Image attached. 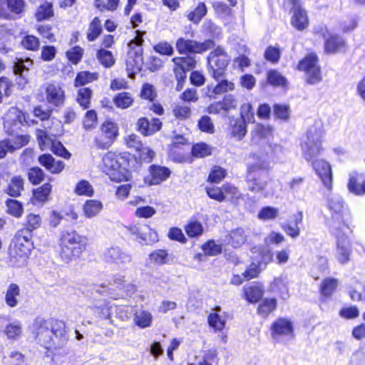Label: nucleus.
<instances>
[{
    "mask_svg": "<svg viewBox=\"0 0 365 365\" xmlns=\"http://www.w3.org/2000/svg\"><path fill=\"white\" fill-rule=\"evenodd\" d=\"M328 205L330 211L332 212L330 222L331 231L342 230L345 227L343 220L344 202L342 198L339 195H333L329 198Z\"/></svg>",
    "mask_w": 365,
    "mask_h": 365,
    "instance_id": "1a4fd4ad",
    "label": "nucleus"
},
{
    "mask_svg": "<svg viewBox=\"0 0 365 365\" xmlns=\"http://www.w3.org/2000/svg\"><path fill=\"white\" fill-rule=\"evenodd\" d=\"M247 301L255 303L259 301L263 295V289L259 286H250L245 289Z\"/></svg>",
    "mask_w": 365,
    "mask_h": 365,
    "instance_id": "79ce46f5",
    "label": "nucleus"
},
{
    "mask_svg": "<svg viewBox=\"0 0 365 365\" xmlns=\"http://www.w3.org/2000/svg\"><path fill=\"white\" fill-rule=\"evenodd\" d=\"M102 209L103 204L96 200H86L83 205L84 215L88 218L96 216Z\"/></svg>",
    "mask_w": 365,
    "mask_h": 365,
    "instance_id": "7c9ffc66",
    "label": "nucleus"
},
{
    "mask_svg": "<svg viewBox=\"0 0 365 365\" xmlns=\"http://www.w3.org/2000/svg\"><path fill=\"white\" fill-rule=\"evenodd\" d=\"M208 72L215 80H219L225 73L230 58L222 47L215 48L208 56Z\"/></svg>",
    "mask_w": 365,
    "mask_h": 365,
    "instance_id": "20e7f679",
    "label": "nucleus"
},
{
    "mask_svg": "<svg viewBox=\"0 0 365 365\" xmlns=\"http://www.w3.org/2000/svg\"><path fill=\"white\" fill-rule=\"evenodd\" d=\"M113 101L117 108L125 109L133 105L134 99L130 93L121 92L113 98Z\"/></svg>",
    "mask_w": 365,
    "mask_h": 365,
    "instance_id": "2f4dec72",
    "label": "nucleus"
},
{
    "mask_svg": "<svg viewBox=\"0 0 365 365\" xmlns=\"http://www.w3.org/2000/svg\"><path fill=\"white\" fill-rule=\"evenodd\" d=\"M125 228L130 235L135 236V240L141 245L158 241L157 233L147 225H131Z\"/></svg>",
    "mask_w": 365,
    "mask_h": 365,
    "instance_id": "f8f14e48",
    "label": "nucleus"
},
{
    "mask_svg": "<svg viewBox=\"0 0 365 365\" xmlns=\"http://www.w3.org/2000/svg\"><path fill=\"white\" fill-rule=\"evenodd\" d=\"M46 99L49 103L58 106L63 103L64 91L62 88L56 83H50L46 89Z\"/></svg>",
    "mask_w": 365,
    "mask_h": 365,
    "instance_id": "412c9836",
    "label": "nucleus"
},
{
    "mask_svg": "<svg viewBox=\"0 0 365 365\" xmlns=\"http://www.w3.org/2000/svg\"><path fill=\"white\" fill-rule=\"evenodd\" d=\"M98 78L97 73H91L89 71H81L78 73L75 79V86H81L86 83H91Z\"/></svg>",
    "mask_w": 365,
    "mask_h": 365,
    "instance_id": "58836bf2",
    "label": "nucleus"
},
{
    "mask_svg": "<svg viewBox=\"0 0 365 365\" xmlns=\"http://www.w3.org/2000/svg\"><path fill=\"white\" fill-rule=\"evenodd\" d=\"M32 61L31 59L28 58L26 60H23L21 58H17L16 61L14 62V73H19L20 72L29 73V66L32 65Z\"/></svg>",
    "mask_w": 365,
    "mask_h": 365,
    "instance_id": "680f3d73",
    "label": "nucleus"
},
{
    "mask_svg": "<svg viewBox=\"0 0 365 365\" xmlns=\"http://www.w3.org/2000/svg\"><path fill=\"white\" fill-rule=\"evenodd\" d=\"M303 213L299 211L293 216V220L282 225V229L285 233L292 238H296L300 235L299 224L302 223Z\"/></svg>",
    "mask_w": 365,
    "mask_h": 365,
    "instance_id": "b1692460",
    "label": "nucleus"
},
{
    "mask_svg": "<svg viewBox=\"0 0 365 365\" xmlns=\"http://www.w3.org/2000/svg\"><path fill=\"white\" fill-rule=\"evenodd\" d=\"M59 245L61 259L66 262H69L78 258L86 250L87 238L74 230L63 231L60 238Z\"/></svg>",
    "mask_w": 365,
    "mask_h": 365,
    "instance_id": "f03ea898",
    "label": "nucleus"
},
{
    "mask_svg": "<svg viewBox=\"0 0 365 365\" xmlns=\"http://www.w3.org/2000/svg\"><path fill=\"white\" fill-rule=\"evenodd\" d=\"M226 175V170L220 166H215L208 177L212 182L219 183Z\"/></svg>",
    "mask_w": 365,
    "mask_h": 365,
    "instance_id": "774afa93",
    "label": "nucleus"
},
{
    "mask_svg": "<svg viewBox=\"0 0 365 365\" xmlns=\"http://www.w3.org/2000/svg\"><path fill=\"white\" fill-rule=\"evenodd\" d=\"M97 58L101 63L106 68H110L115 63L112 53L105 49H100L98 51Z\"/></svg>",
    "mask_w": 365,
    "mask_h": 365,
    "instance_id": "09e8293b",
    "label": "nucleus"
},
{
    "mask_svg": "<svg viewBox=\"0 0 365 365\" xmlns=\"http://www.w3.org/2000/svg\"><path fill=\"white\" fill-rule=\"evenodd\" d=\"M4 128L6 132L13 135L17 133L22 126L28 125L26 115L16 108H11L5 117Z\"/></svg>",
    "mask_w": 365,
    "mask_h": 365,
    "instance_id": "9b49d317",
    "label": "nucleus"
},
{
    "mask_svg": "<svg viewBox=\"0 0 365 365\" xmlns=\"http://www.w3.org/2000/svg\"><path fill=\"white\" fill-rule=\"evenodd\" d=\"M247 122L242 119H235L231 121V133L237 140H242L247 134Z\"/></svg>",
    "mask_w": 365,
    "mask_h": 365,
    "instance_id": "c756f323",
    "label": "nucleus"
},
{
    "mask_svg": "<svg viewBox=\"0 0 365 365\" xmlns=\"http://www.w3.org/2000/svg\"><path fill=\"white\" fill-rule=\"evenodd\" d=\"M173 113L176 119L183 120L188 119L190 117L191 109L187 106L177 105L173 108Z\"/></svg>",
    "mask_w": 365,
    "mask_h": 365,
    "instance_id": "5fc2aeb1",
    "label": "nucleus"
},
{
    "mask_svg": "<svg viewBox=\"0 0 365 365\" xmlns=\"http://www.w3.org/2000/svg\"><path fill=\"white\" fill-rule=\"evenodd\" d=\"M97 124V114L95 110H90L86 112L84 120L83 127L86 130L92 129L96 127Z\"/></svg>",
    "mask_w": 365,
    "mask_h": 365,
    "instance_id": "69168bd1",
    "label": "nucleus"
},
{
    "mask_svg": "<svg viewBox=\"0 0 365 365\" xmlns=\"http://www.w3.org/2000/svg\"><path fill=\"white\" fill-rule=\"evenodd\" d=\"M91 96L92 91L88 88H83L78 91L77 101L83 109L89 108Z\"/></svg>",
    "mask_w": 365,
    "mask_h": 365,
    "instance_id": "a18cd8bd",
    "label": "nucleus"
},
{
    "mask_svg": "<svg viewBox=\"0 0 365 365\" xmlns=\"http://www.w3.org/2000/svg\"><path fill=\"white\" fill-rule=\"evenodd\" d=\"M21 45L28 50L36 51L40 46V42L36 36L27 35L22 39Z\"/></svg>",
    "mask_w": 365,
    "mask_h": 365,
    "instance_id": "4d7b16f0",
    "label": "nucleus"
},
{
    "mask_svg": "<svg viewBox=\"0 0 365 365\" xmlns=\"http://www.w3.org/2000/svg\"><path fill=\"white\" fill-rule=\"evenodd\" d=\"M246 240L247 235L245 230L239 227L230 232L228 241L234 247H239L245 242Z\"/></svg>",
    "mask_w": 365,
    "mask_h": 365,
    "instance_id": "f704fd0d",
    "label": "nucleus"
},
{
    "mask_svg": "<svg viewBox=\"0 0 365 365\" xmlns=\"http://www.w3.org/2000/svg\"><path fill=\"white\" fill-rule=\"evenodd\" d=\"M23 0H1L0 16L5 19H13L24 10Z\"/></svg>",
    "mask_w": 365,
    "mask_h": 365,
    "instance_id": "dca6fc26",
    "label": "nucleus"
},
{
    "mask_svg": "<svg viewBox=\"0 0 365 365\" xmlns=\"http://www.w3.org/2000/svg\"><path fill=\"white\" fill-rule=\"evenodd\" d=\"M124 158L120 155L108 153L103 158V170L113 181L127 180L128 172L123 166Z\"/></svg>",
    "mask_w": 365,
    "mask_h": 365,
    "instance_id": "7ed1b4c3",
    "label": "nucleus"
},
{
    "mask_svg": "<svg viewBox=\"0 0 365 365\" xmlns=\"http://www.w3.org/2000/svg\"><path fill=\"white\" fill-rule=\"evenodd\" d=\"M272 128L269 126H264L261 124L255 125L253 130L251 131L252 145H264L269 143V138L272 135Z\"/></svg>",
    "mask_w": 365,
    "mask_h": 365,
    "instance_id": "a211bd4d",
    "label": "nucleus"
},
{
    "mask_svg": "<svg viewBox=\"0 0 365 365\" xmlns=\"http://www.w3.org/2000/svg\"><path fill=\"white\" fill-rule=\"evenodd\" d=\"M247 123L254 122V112L252 105L249 103H244L240 108V118Z\"/></svg>",
    "mask_w": 365,
    "mask_h": 365,
    "instance_id": "e2e57ef3",
    "label": "nucleus"
},
{
    "mask_svg": "<svg viewBox=\"0 0 365 365\" xmlns=\"http://www.w3.org/2000/svg\"><path fill=\"white\" fill-rule=\"evenodd\" d=\"M207 14V8L203 3L199 4V5L192 11L187 14V19L193 22L194 24H198L203 16Z\"/></svg>",
    "mask_w": 365,
    "mask_h": 365,
    "instance_id": "c03bdc74",
    "label": "nucleus"
},
{
    "mask_svg": "<svg viewBox=\"0 0 365 365\" xmlns=\"http://www.w3.org/2000/svg\"><path fill=\"white\" fill-rule=\"evenodd\" d=\"M101 132L108 136V142H114L118 134V128L111 121H106L101 126Z\"/></svg>",
    "mask_w": 365,
    "mask_h": 365,
    "instance_id": "ea45409f",
    "label": "nucleus"
},
{
    "mask_svg": "<svg viewBox=\"0 0 365 365\" xmlns=\"http://www.w3.org/2000/svg\"><path fill=\"white\" fill-rule=\"evenodd\" d=\"M225 318L218 313H211L208 317L210 326L219 331L225 327Z\"/></svg>",
    "mask_w": 365,
    "mask_h": 365,
    "instance_id": "603ef678",
    "label": "nucleus"
},
{
    "mask_svg": "<svg viewBox=\"0 0 365 365\" xmlns=\"http://www.w3.org/2000/svg\"><path fill=\"white\" fill-rule=\"evenodd\" d=\"M341 230L337 231H331L336 237V250L334 257L340 264H346L351 260L352 254V245L348 237L341 232Z\"/></svg>",
    "mask_w": 365,
    "mask_h": 365,
    "instance_id": "39448f33",
    "label": "nucleus"
},
{
    "mask_svg": "<svg viewBox=\"0 0 365 365\" xmlns=\"http://www.w3.org/2000/svg\"><path fill=\"white\" fill-rule=\"evenodd\" d=\"M133 320L142 329L150 327L153 322V315L148 311L138 310L135 313Z\"/></svg>",
    "mask_w": 365,
    "mask_h": 365,
    "instance_id": "c85d7f7f",
    "label": "nucleus"
},
{
    "mask_svg": "<svg viewBox=\"0 0 365 365\" xmlns=\"http://www.w3.org/2000/svg\"><path fill=\"white\" fill-rule=\"evenodd\" d=\"M317 57L311 53L305 56L299 63L298 69L305 72L307 81L309 84H316L322 81L320 68L317 65Z\"/></svg>",
    "mask_w": 365,
    "mask_h": 365,
    "instance_id": "0eeeda50",
    "label": "nucleus"
},
{
    "mask_svg": "<svg viewBox=\"0 0 365 365\" xmlns=\"http://www.w3.org/2000/svg\"><path fill=\"white\" fill-rule=\"evenodd\" d=\"M68 341L66 324L63 321L56 319L53 324L51 343L49 349H58L64 347Z\"/></svg>",
    "mask_w": 365,
    "mask_h": 365,
    "instance_id": "ddd939ff",
    "label": "nucleus"
},
{
    "mask_svg": "<svg viewBox=\"0 0 365 365\" xmlns=\"http://www.w3.org/2000/svg\"><path fill=\"white\" fill-rule=\"evenodd\" d=\"M267 81L274 86H284L286 79L277 71H270L267 74Z\"/></svg>",
    "mask_w": 365,
    "mask_h": 365,
    "instance_id": "052dcab7",
    "label": "nucleus"
},
{
    "mask_svg": "<svg viewBox=\"0 0 365 365\" xmlns=\"http://www.w3.org/2000/svg\"><path fill=\"white\" fill-rule=\"evenodd\" d=\"M102 32V26L100 19L95 17L89 25L87 38L88 41H93L96 40Z\"/></svg>",
    "mask_w": 365,
    "mask_h": 365,
    "instance_id": "a19ab883",
    "label": "nucleus"
},
{
    "mask_svg": "<svg viewBox=\"0 0 365 365\" xmlns=\"http://www.w3.org/2000/svg\"><path fill=\"white\" fill-rule=\"evenodd\" d=\"M186 233L190 237L199 236L202 234L203 227L198 222H191L185 227Z\"/></svg>",
    "mask_w": 365,
    "mask_h": 365,
    "instance_id": "338daca9",
    "label": "nucleus"
},
{
    "mask_svg": "<svg viewBox=\"0 0 365 365\" xmlns=\"http://www.w3.org/2000/svg\"><path fill=\"white\" fill-rule=\"evenodd\" d=\"M20 296V288L14 283L9 284L5 294L6 304L10 307H15L18 305V297Z\"/></svg>",
    "mask_w": 365,
    "mask_h": 365,
    "instance_id": "bb28decb",
    "label": "nucleus"
},
{
    "mask_svg": "<svg viewBox=\"0 0 365 365\" xmlns=\"http://www.w3.org/2000/svg\"><path fill=\"white\" fill-rule=\"evenodd\" d=\"M41 218L38 215L30 213L26 215L24 222H23V227L26 230L33 232L41 227Z\"/></svg>",
    "mask_w": 365,
    "mask_h": 365,
    "instance_id": "e433bc0d",
    "label": "nucleus"
},
{
    "mask_svg": "<svg viewBox=\"0 0 365 365\" xmlns=\"http://www.w3.org/2000/svg\"><path fill=\"white\" fill-rule=\"evenodd\" d=\"M212 150L206 143H197L192 146V154L196 158H204L211 155Z\"/></svg>",
    "mask_w": 365,
    "mask_h": 365,
    "instance_id": "3c124183",
    "label": "nucleus"
},
{
    "mask_svg": "<svg viewBox=\"0 0 365 365\" xmlns=\"http://www.w3.org/2000/svg\"><path fill=\"white\" fill-rule=\"evenodd\" d=\"M6 206L8 212L16 217H19L22 215L24 209L23 206L16 200H8L6 201Z\"/></svg>",
    "mask_w": 365,
    "mask_h": 365,
    "instance_id": "6e6d98bb",
    "label": "nucleus"
},
{
    "mask_svg": "<svg viewBox=\"0 0 365 365\" xmlns=\"http://www.w3.org/2000/svg\"><path fill=\"white\" fill-rule=\"evenodd\" d=\"M21 324L18 322H14L6 325V328L4 329V333L10 339H15L21 334Z\"/></svg>",
    "mask_w": 365,
    "mask_h": 365,
    "instance_id": "864d4df0",
    "label": "nucleus"
},
{
    "mask_svg": "<svg viewBox=\"0 0 365 365\" xmlns=\"http://www.w3.org/2000/svg\"><path fill=\"white\" fill-rule=\"evenodd\" d=\"M51 191V185L49 183H45L42 186L34 190V198L38 202H45L48 200Z\"/></svg>",
    "mask_w": 365,
    "mask_h": 365,
    "instance_id": "49530a36",
    "label": "nucleus"
},
{
    "mask_svg": "<svg viewBox=\"0 0 365 365\" xmlns=\"http://www.w3.org/2000/svg\"><path fill=\"white\" fill-rule=\"evenodd\" d=\"M277 300L275 299H264L259 304L257 312L262 317H267L276 309Z\"/></svg>",
    "mask_w": 365,
    "mask_h": 365,
    "instance_id": "4c0bfd02",
    "label": "nucleus"
},
{
    "mask_svg": "<svg viewBox=\"0 0 365 365\" xmlns=\"http://www.w3.org/2000/svg\"><path fill=\"white\" fill-rule=\"evenodd\" d=\"M39 163L51 173H59L64 168V163L55 160L51 154H43L38 158Z\"/></svg>",
    "mask_w": 365,
    "mask_h": 365,
    "instance_id": "5701e85b",
    "label": "nucleus"
},
{
    "mask_svg": "<svg viewBox=\"0 0 365 365\" xmlns=\"http://www.w3.org/2000/svg\"><path fill=\"white\" fill-rule=\"evenodd\" d=\"M222 190H224V195L226 196V200H230L235 204L237 203L239 200L242 197L238 189L230 183L222 185Z\"/></svg>",
    "mask_w": 365,
    "mask_h": 365,
    "instance_id": "c9c22d12",
    "label": "nucleus"
},
{
    "mask_svg": "<svg viewBox=\"0 0 365 365\" xmlns=\"http://www.w3.org/2000/svg\"><path fill=\"white\" fill-rule=\"evenodd\" d=\"M215 46L214 41L210 39L204 42H198L191 39L179 38L176 41L177 51L181 54L202 53Z\"/></svg>",
    "mask_w": 365,
    "mask_h": 365,
    "instance_id": "423d86ee",
    "label": "nucleus"
},
{
    "mask_svg": "<svg viewBox=\"0 0 365 365\" xmlns=\"http://www.w3.org/2000/svg\"><path fill=\"white\" fill-rule=\"evenodd\" d=\"M103 257L108 263L114 264L118 267L125 266L133 260V256L128 251L117 245L108 247L104 251Z\"/></svg>",
    "mask_w": 365,
    "mask_h": 365,
    "instance_id": "9d476101",
    "label": "nucleus"
},
{
    "mask_svg": "<svg viewBox=\"0 0 365 365\" xmlns=\"http://www.w3.org/2000/svg\"><path fill=\"white\" fill-rule=\"evenodd\" d=\"M53 15V12L52 9V5L46 2L38 7L36 13V18L37 21H41L43 20L49 19Z\"/></svg>",
    "mask_w": 365,
    "mask_h": 365,
    "instance_id": "de8ad7c7",
    "label": "nucleus"
},
{
    "mask_svg": "<svg viewBox=\"0 0 365 365\" xmlns=\"http://www.w3.org/2000/svg\"><path fill=\"white\" fill-rule=\"evenodd\" d=\"M54 322H56V319L36 318L33 325L36 339L42 346L48 349L51 343Z\"/></svg>",
    "mask_w": 365,
    "mask_h": 365,
    "instance_id": "6e6552de",
    "label": "nucleus"
},
{
    "mask_svg": "<svg viewBox=\"0 0 365 365\" xmlns=\"http://www.w3.org/2000/svg\"><path fill=\"white\" fill-rule=\"evenodd\" d=\"M272 336L277 341L284 336H292L293 325L291 321L285 318H279L272 325Z\"/></svg>",
    "mask_w": 365,
    "mask_h": 365,
    "instance_id": "2eb2a0df",
    "label": "nucleus"
},
{
    "mask_svg": "<svg viewBox=\"0 0 365 365\" xmlns=\"http://www.w3.org/2000/svg\"><path fill=\"white\" fill-rule=\"evenodd\" d=\"M149 259L152 263L162 265L169 261L168 254L165 250H156L149 255Z\"/></svg>",
    "mask_w": 365,
    "mask_h": 365,
    "instance_id": "37998d69",
    "label": "nucleus"
},
{
    "mask_svg": "<svg viewBox=\"0 0 365 365\" xmlns=\"http://www.w3.org/2000/svg\"><path fill=\"white\" fill-rule=\"evenodd\" d=\"M268 168V164L266 162H262L253 164L249 167V175L247 178L248 181V190L252 192H259L262 191L265 186L266 182L260 180L259 179L252 178V173L258 170H266Z\"/></svg>",
    "mask_w": 365,
    "mask_h": 365,
    "instance_id": "f3484780",
    "label": "nucleus"
},
{
    "mask_svg": "<svg viewBox=\"0 0 365 365\" xmlns=\"http://www.w3.org/2000/svg\"><path fill=\"white\" fill-rule=\"evenodd\" d=\"M323 134L321 122L316 121L310 126L301 143L302 153L304 158L311 163L312 168L321 178L324 185L328 188L331 187V170L330 165L322 159H317L320 155L322 137Z\"/></svg>",
    "mask_w": 365,
    "mask_h": 365,
    "instance_id": "f257e3e1",
    "label": "nucleus"
},
{
    "mask_svg": "<svg viewBox=\"0 0 365 365\" xmlns=\"http://www.w3.org/2000/svg\"><path fill=\"white\" fill-rule=\"evenodd\" d=\"M93 189L88 181L82 180L78 182L75 188V193L78 195L91 197L93 195Z\"/></svg>",
    "mask_w": 365,
    "mask_h": 365,
    "instance_id": "8fccbe9b",
    "label": "nucleus"
},
{
    "mask_svg": "<svg viewBox=\"0 0 365 365\" xmlns=\"http://www.w3.org/2000/svg\"><path fill=\"white\" fill-rule=\"evenodd\" d=\"M218 83L212 88L208 87L210 97L215 98V95H220L227 91H232L235 89V84L227 80H218Z\"/></svg>",
    "mask_w": 365,
    "mask_h": 365,
    "instance_id": "cd10ccee",
    "label": "nucleus"
},
{
    "mask_svg": "<svg viewBox=\"0 0 365 365\" xmlns=\"http://www.w3.org/2000/svg\"><path fill=\"white\" fill-rule=\"evenodd\" d=\"M143 49L141 47H137L136 49H130L128 52L126 60V69L128 76L132 78L136 72L141 70L143 64L142 56Z\"/></svg>",
    "mask_w": 365,
    "mask_h": 365,
    "instance_id": "4468645a",
    "label": "nucleus"
},
{
    "mask_svg": "<svg viewBox=\"0 0 365 365\" xmlns=\"http://www.w3.org/2000/svg\"><path fill=\"white\" fill-rule=\"evenodd\" d=\"M349 295L354 301L365 300V286L362 284H357L349 291Z\"/></svg>",
    "mask_w": 365,
    "mask_h": 365,
    "instance_id": "13d9d810",
    "label": "nucleus"
},
{
    "mask_svg": "<svg viewBox=\"0 0 365 365\" xmlns=\"http://www.w3.org/2000/svg\"><path fill=\"white\" fill-rule=\"evenodd\" d=\"M151 180L153 185H158L165 181L170 175V171L165 167L152 165L150 168Z\"/></svg>",
    "mask_w": 365,
    "mask_h": 365,
    "instance_id": "a878e982",
    "label": "nucleus"
},
{
    "mask_svg": "<svg viewBox=\"0 0 365 365\" xmlns=\"http://www.w3.org/2000/svg\"><path fill=\"white\" fill-rule=\"evenodd\" d=\"M24 180L19 176L12 178L6 189V193L10 196L19 197L24 190Z\"/></svg>",
    "mask_w": 365,
    "mask_h": 365,
    "instance_id": "473e14b6",
    "label": "nucleus"
},
{
    "mask_svg": "<svg viewBox=\"0 0 365 365\" xmlns=\"http://www.w3.org/2000/svg\"><path fill=\"white\" fill-rule=\"evenodd\" d=\"M338 286V281L336 279H327L321 285V291L323 295L329 296Z\"/></svg>",
    "mask_w": 365,
    "mask_h": 365,
    "instance_id": "bf43d9fd",
    "label": "nucleus"
},
{
    "mask_svg": "<svg viewBox=\"0 0 365 365\" xmlns=\"http://www.w3.org/2000/svg\"><path fill=\"white\" fill-rule=\"evenodd\" d=\"M293 15L291 24L298 31L304 30L309 25V19L307 11L294 1Z\"/></svg>",
    "mask_w": 365,
    "mask_h": 365,
    "instance_id": "aec40b11",
    "label": "nucleus"
},
{
    "mask_svg": "<svg viewBox=\"0 0 365 365\" xmlns=\"http://www.w3.org/2000/svg\"><path fill=\"white\" fill-rule=\"evenodd\" d=\"M344 47V40L337 35L330 36L325 41V51L328 53L340 52Z\"/></svg>",
    "mask_w": 365,
    "mask_h": 365,
    "instance_id": "393cba45",
    "label": "nucleus"
},
{
    "mask_svg": "<svg viewBox=\"0 0 365 365\" xmlns=\"http://www.w3.org/2000/svg\"><path fill=\"white\" fill-rule=\"evenodd\" d=\"M175 63L174 72L175 77L182 78V74L194 68L196 65V61L191 56L175 57L172 60Z\"/></svg>",
    "mask_w": 365,
    "mask_h": 365,
    "instance_id": "6ab92c4d",
    "label": "nucleus"
},
{
    "mask_svg": "<svg viewBox=\"0 0 365 365\" xmlns=\"http://www.w3.org/2000/svg\"><path fill=\"white\" fill-rule=\"evenodd\" d=\"M349 192L356 195L365 194V176L363 174L353 173L349 175L348 183Z\"/></svg>",
    "mask_w": 365,
    "mask_h": 365,
    "instance_id": "4be33fe9",
    "label": "nucleus"
},
{
    "mask_svg": "<svg viewBox=\"0 0 365 365\" xmlns=\"http://www.w3.org/2000/svg\"><path fill=\"white\" fill-rule=\"evenodd\" d=\"M271 290L279 294L282 299H286L289 293L287 280L282 277L274 279L271 284Z\"/></svg>",
    "mask_w": 365,
    "mask_h": 365,
    "instance_id": "72a5a7b5",
    "label": "nucleus"
},
{
    "mask_svg": "<svg viewBox=\"0 0 365 365\" xmlns=\"http://www.w3.org/2000/svg\"><path fill=\"white\" fill-rule=\"evenodd\" d=\"M28 175L29 181L35 185L39 184L44 178L43 171L38 167L31 168Z\"/></svg>",
    "mask_w": 365,
    "mask_h": 365,
    "instance_id": "0e129e2a",
    "label": "nucleus"
}]
</instances>
